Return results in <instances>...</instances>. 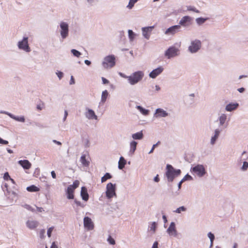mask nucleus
<instances>
[{"label": "nucleus", "instance_id": "f257e3e1", "mask_svg": "<svg viewBox=\"0 0 248 248\" xmlns=\"http://www.w3.org/2000/svg\"><path fill=\"white\" fill-rule=\"evenodd\" d=\"M181 173L180 169H176L170 164L166 165L165 176L168 182H172L176 177L181 175Z\"/></svg>", "mask_w": 248, "mask_h": 248}, {"label": "nucleus", "instance_id": "f03ea898", "mask_svg": "<svg viewBox=\"0 0 248 248\" xmlns=\"http://www.w3.org/2000/svg\"><path fill=\"white\" fill-rule=\"evenodd\" d=\"M144 74L142 71H137L128 77L129 83L134 85L140 81L143 78Z\"/></svg>", "mask_w": 248, "mask_h": 248}, {"label": "nucleus", "instance_id": "7ed1b4c3", "mask_svg": "<svg viewBox=\"0 0 248 248\" xmlns=\"http://www.w3.org/2000/svg\"><path fill=\"white\" fill-rule=\"evenodd\" d=\"M202 47V42L200 40L195 39L190 43V45L188 47V51L191 53H197Z\"/></svg>", "mask_w": 248, "mask_h": 248}, {"label": "nucleus", "instance_id": "20e7f679", "mask_svg": "<svg viewBox=\"0 0 248 248\" xmlns=\"http://www.w3.org/2000/svg\"><path fill=\"white\" fill-rule=\"evenodd\" d=\"M115 58L114 55H109L106 57L102 63L105 68H112L115 64Z\"/></svg>", "mask_w": 248, "mask_h": 248}, {"label": "nucleus", "instance_id": "39448f33", "mask_svg": "<svg viewBox=\"0 0 248 248\" xmlns=\"http://www.w3.org/2000/svg\"><path fill=\"white\" fill-rule=\"evenodd\" d=\"M191 171L196 174L200 177H203L206 173L204 167L201 164H198L192 167Z\"/></svg>", "mask_w": 248, "mask_h": 248}, {"label": "nucleus", "instance_id": "423d86ee", "mask_svg": "<svg viewBox=\"0 0 248 248\" xmlns=\"http://www.w3.org/2000/svg\"><path fill=\"white\" fill-rule=\"evenodd\" d=\"M79 185V182L78 180L74 182L73 185H70L68 187L66 191L67 198L68 199H73L74 198V192L76 188Z\"/></svg>", "mask_w": 248, "mask_h": 248}, {"label": "nucleus", "instance_id": "0eeeda50", "mask_svg": "<svg viewBox=\"0 0 248 248\" xmlns=\"http://www.w3.org/2000/svg\"><path fill=\"white\" fill-rule=\"evenodd\" d=\"M106 196L108 199L112 198L114 196L116 195L115 189L116 185L113 184L111 183H109L107 185L106 187Z\"/></svg>", "mask_w": 248, "mask_h": 248}, {"label": "nucleus", "instance_id": "6e6552de", "mask_svg": "<svg viewBox=\"0 0 248 248\" xmlns=\"http://www.w3.org/2000/svg\"><path fill=\"white\" fill-rule=\"evenodd\" d=\"M227 116L226 114H221L218 118L219 121L218 129H222L223 131L224 129L226 128L228 126V123L227 121Z\"/></svg>", "mask_w": 248, "mask_h": 248}, {"label": "nucleus", "instance_id": "1a4fd4ad", "mask_svg": "<svg viewBox=\"0 0 248 248\" xmlns=\"http://www.w3.org/2000/svg\"><path fill=\"white\" fill-rule=\"evenodd\" d=\"M179 50L174 46L170 47L165 53V55L168 59L175 57L179 55Z\"/></svg>", "mask_w": 248, "mask_h": 248}, {"label": "nucleus", "instance_id": "9d476101", "mask_svg": "<svg viewBox=\"0 0 248 248\" xmlns=\"http://www.w3.org/2000/svg\"><path fill=\"white\" fill-rule=\"evenodd\" d=\"M192 20V17L188 16H185L181 19L179 21V24L180 26L185 27H188L191 25Z\"/></svg>", "mask_w": 248, "mask_h": 248}, {"label": "nucleus", "instance_id": "9b49d317", "mask_svg": "<svg viewBox=\"0 0 248 248\" xmlns=\"http://www.w3.org/2000/svg\"><path fill=\"white\" fill-rule=\"evenodd\" d=\"M222 131V129L216 128L214 130L210 140L211 145H214L216 144Z\"/></svg>", "mask_w": 248, "mask_h": 248}, {"label": "nucleus", "instance_id": "f8f14e48", "mask_svg": "<svg viewBox=\"0 0 248 248\" xmlns=\"http://www.w3.org/2000/svg\"><path fill=\"white\" fill-rule=\"evenodd\" d=\"M181 27L179 25H174L168 28L165 33L167 35H174L180 31Z\"/></svg>", "mask_w": 248, "mask_h": 248}, {"label": "nucleus", "instance_id": "ddd939ff", "mask_svg": "<svg viewBox=\"0 0 248 248\" xmlns=\"http://www.w3.org/2000/svg\"><path fill=\"white\" fill-rule=\"evenodd\" d=\"M18 46L20 49H23L27 52H30V48L28 45V37H24L22 41L19 42Z\"/></svg>", "mask_w": 248, "mask_h": 248}, {"label": "nucleus", "instance_id": "4468645a", "mask_svg": "<svg viewBox=\"0 0 248 248\" xmlns=\"http://www.w3.org/2000/svg\"><path fill=\"white\" fill-rule=\"evenodd\" d=\"M61 28V34L62 38H65L68 34V24L64 22H61L60 24Z\"/></svg>", "mask_w": 248, "mask_h": 248}, {"label": "nucleus", "instance_id": "2eb2a0df", "mask_svg": "<svg viewBox=\"0 0 248 248\" xmlns=\"http://www.w3.org/2000/svg\"><path fill=\"white\" fill-rule=\"evenodd\" d=\"M84 226L85 228L89 230H92L93 229L94 225L92 219L89 217H85L84 218Z\"/></svg>", "mask_w": 248, "mask_h": 248}, {"label": "nucleus", "instance_id": "dca6fc26", "mask_svg": "<svg viewBox=\"0 0 248 248\" xmlns=\"http://www.w3.org/2000/svg\"><path fill=\"white\" fill-rule=\"evenodd\" d=\"M167 232L170 235L176 236L177 231L175 228V224L174 222H171L170 223V226L167 230Z\"/></svg>", "mask_w": 248, "mask_h": 248}, {"label": "nucleus", "instance_id": "f3484780", "mask_svg": "<svg viewBox=\"0 0 248 248\" xmlns=\"http://www.w3.org/2000/svg\"><path fill=\"white\" fill-rule=\"evenodd\" d=\"M154 27L151 26L142 28L143 35L147 39H149L151 33L153 30Z\"/></svg>", "mask_w": 248, "mask_h": 248}, {"label": "nucleus", "instance_id": "a211bd4d", "mask_svg": "<svg viewBox=\"0 0 248 248\" xmlns=\"http://www.w3.org/2000/svg\"><path fill=\"white\" fill-rule=\"evenodd\" d=\"M238 106L239 104L237 103H230L226 106L225 110L231 112L236 109Z\"/></svg>", "mask_w": 248, "mask_h": 248}, {"label": "nucleus", "instance_id": "6ab92c4d", "mask_svg": "<svg viewBox=\"0 0 248 248\" xmlns=\"http://www.w3.org/2000/svg\"><path fill=\"white\" fill-rule=\"evenodd\" d=\"M169 115V113L162 108H158L156 109V117H166Z\"/></svg>", "mask_w": 248, "mask_h": 248}, {"label": "nucleus", "instance_id": "aec40b11", "mask_svg": "<svg viewBox=\"0 0 248 248\" xmlns=\"http://www.w3.org/2000/svg\"><path fill=\"white\" fill-rule=\"evenodd\" d=\"M18 164L24 169H29L31 166V163L28 160H19Z\"/></svg>", "mask_w": 248, "mask_h": 248}, {"label": "nucleus", "instance_id": "412c9836", "mask_svg": "<svg viewBox=\"0 0 248 248\" xmlns=\"http://www.w3.org/2000/svg\"><path fill=\"white\" fill-rule=\"evenodd\" d=\"M85 115L86 117L89 119L96 120L97 118V116L95 114L94 111L89 108L87 109V111L86 112Z\"/></svg>", "mask_w": 248, "mask_h": 248}, {"label": "nucleus", "instance_id": "4be33fe9", "mask_svg": "<svg viewBox=\"0 0 248 248\" xmlns=\"http://www.w3.org/2000/svg\"><path fill=\"white\" fill-rule=\"evenodd\" d=\"M81 196L82 199L85 201H87L89 199V195L87 192V189L85 187L83 186L81 187Z\"/></svg>", "mask_w": 248, "mask_h": 248}, {"label": "nucleus", "instance_id": "5701e85b", "mask_svg": "<svg viewBox=\"0 0 248 248\" xmlns=\"http://www.w3.org/2000/svg\"><path fill=\"white\" fill-rule=\"evenodd\" d=\"M193 178L192 177L189 175L188 174H186L184 178L179 182V183L178 184V189H180L182 187V184L185 182L187 180H192Z\"/></svg>", "mask_w": 248, "mask_h": 248}, {"label": "nucleus", "instance_id": "b1692460", "mask_svg": "<svg viewBox=\"0 0 248 248\" xmlns=\"http://www.w3.org/2000/svg\"><path fill=\"white\" fill-rule=\"evenodd\" d=\"M26 224L28 228L31 229H33L37 227L38 223L37 221L34 220H28Z\"/></svg>", "mask_w": 248, "mask_h": 248}, {"label": "nucleus", "instance_id": "393cba45", "mask_svg": "<svg viewBox=\"0 0 248 248\" xmlns=\"http://www.w3.org/2000/svg\"><path fill=\"white\" fill-rule=\"evenodd\" d=\"M126 161L125 160V159L123 157L121 156L120 158V159H119V161L118 162L119 169L120 170L123 169L124 167V166L126 164Z\"/></svg>", "mask_w": 248, "mask_h": 248}, {"label": "nucleus", "instance_id": "a878e982", "mask_svg": "<svg viewBox=\"0 0 248 248\" xmlns=\"http://www.w3.org/2000/svg\"><path fill=\"white\" fill-rule=\"evenodd\" d=\"M137 142L135 141H133L130 143V149L129 152L131 154H133L136 149Z\"/></svg>", "mask_w": 248, "mask_h": 248}, {"label": "nucleus", "instance_id": "bb28decb", "mask_svg": "<svg viewBox=\"0 0 248 248\" xmlns=\"http://www.w3.org/2000/svg\"><path fill=\"white\" fill-rule=\"evenodd\" d=\"M27 190L29 192H38L40 190L39 188L35 185H31L27 187Z\"/></svg>", "mask_w": 248, "mask_h": 248}, {"label": "nucleus", "instance_id": "cd10ccee", "mask_svg": "<svg viewBox=\"0 0 248 248\" xmlns=\"http://www.w3.org/2000/svg\"><path fill=\"white\" fill-rule=\"evenodd\" d=\"M132 138L134 140H141L143 138V134L142 131L137 132L132 135Z\"/></svg>", "mask_w": 248, "mask_h": 248}, {"label": "nucleus", "instance_id": "c85d7f7f", "mask_svg": "<svg viewBox=\"0 0 248 248\" xmlns=\"http://www.w3.org/2000/svg\"><path fill=\"white\" fill-rule=\"evenodd\" d=\"M209 18H203V17H198L196 19V22L197 24L199 25H201L202 24H203L207 20H208Z\"/></svg>", "mask_w": 248, "mask_h": 248}, {"label": "nucleus", "instance_id": "c756f323", "mask_svg": "<svg viewBox=\"0 0 248 248\" xmlns=\"http://www.w3.org/2000/svg\"><path fill=\"white\" fill-rule=\"evenodd\" d=\"M80 161L82 164L84 166H88L89 165V162L86 159V156L85 155H83L81 156Z\"/></svg>", "mask_w": 248, "mask_h": 248}, {"label": "nucleus", "instance_id": "7c9ffc66", "mask_svg": "<svg viewBox=\"0 0 248 248\" xmlns=\"http://www.w3.org/2000/svg\"><path fill=\"white\" fill-rule=\"evenodd\" d=\"M137 108L142 114L144 115H147L149 114V110L143 108L141 106H138Z\"/></svg>", "mask_w": 248, "mask_h": 248}, {"label": "nucleus", "instance_id": "2f4dec72", "mask_svg": "<svg viewBox=\"0 0 248 248\" xmlns=\"http://www.w3.org/2000/svg\"><path fill=\"white\" fill-rule=\"evenodd\" d=\"M112 178V176L109 173H106L104 176L101 178V182L104 183L106 182L108 179Z\"/></svg>", "mask_w": 248, "mask_h": 248}, {"label": "nucleus", "instance_id": "473e14b6", "mask_svg": "<svg viewBox=\"0 0 248 248\" xmlns=\"http://www.w3.org/2000/svg\"><path fill=\"white\" fill-rule=\"evenodd\" d=\"M108 96V92L107 90H105L102 92L101 96V101L103 102H105L106 101L107 97Z\"/></svg>", "mask_w": 248, "mask_h": 248}, {"label": "nucleus", "instance_id": "72a5a7b5", "mask_svg": "<svg viewBox=\"0 0 248 248\" xmlns=\"http://www.w3.org/2000/svg\"><path fill=\"white\" fill-rule=\"evenodd\" d=\"M11 118L15 119L16 121L21 122H25V118L23 116H20V117H16L14 116H12V115H10Z\"/></svg>", "mask_w": 248, "mask_h": 248}, {"label": "nucleus", "instance_id": "f704fd0d", "mask_svg": "<svg viewBox=\"0 0 248 248\" xmlns=\"http://www.w3.org/2000/svg\"><path fill=\"white\" fill-rule=\"evenodd\" d=\"M248 169V162L244 161L243 162L242 166L241 168V170L242 171H246Z\"/></svg>", "mask_w": 248, "mask_h": 248}, {"label": "nucleus", "instance_id": "c9c22d12", "mask_svg": "<svg viewBox=\"0 0 248 248\" xmlns=\"http://www.w3.org/2000/svg\"><path fill=\"white\" fill-rule=\"evenodd\" d=\"M248 158V156L247 155V152L246 151H243L242 153L240 161H245Z\"/></svg>", "mask_w": 248, "mask_h": 248}, {"label": "nucleus", "instance_id": "e433bc0d", "mask_svg": "<svg viewBox=\"0 0 248 248\" xmlns=\"http://www.w3.org/2000/svg\"><path fill=\"white\" fill-rule=\"evenodd\" d=\"M186 208L184 206H182L181 207H179V208H177L175 211L174 212L177 213H181L182 211H186Z\"/></svg>", "mask_w": 248, "mask_h": 248}, {"label": "nucleus", "instance_id": "4c0bfd02", "mask_svg": "<svg viewBox=\"0 0 248 248\" xmlns=\"http://www.w3.org/2000/svg\"><path fill=\"white\" fill-rule=\"evenodd\" d=\"M187 9L188 11H193V12H194L197 13H200V11L198 10H197L194 6H187Z\"/></svg>", "mask_w": 248, "mask_h": 248}, {"label": "nucleus", "instance_id": "58836bf2", "mask_svg": "<svg viewBox=\"0 0 248 248\" xmlns=\"http://www.w3.org/2000/svg\"><path fill=\"white\" fill-rule=\"evenodd\" d=\"M164 68L162 66L156 68V77L160 74L163 71Z\"/></svg>", "mask_w": 248, "mask_h": 248}, {"label": "nucleus", "instance_id": "ea45409f", "mask_svg": "<svg viewBox=\"0 0 248 248\" xmlns=\"http://www.w3.org/2000/svg\"><path fill=\"white\" fill-rule=\"evenodd\" d=\"M71 52L74 56H75L77 57H79L81 55V53L80 52H79L76 49H73L71 50Z\"/></svg>", "mask_w": 248, "mask_h": 248}, {"label": "nucleus", "instance_id": "a19ab883", "mask_svg": "<svg viewBox=\"0 0 248 248\" xmlns=\"http://www.w3.org/2000/svg\"><path fill=\"white\" fill-rule=\"evenodd\" d=\"M207 236L210 239V241H214L215 238L214 234L211 232H209L207 234Z\"/></svg>", "mask_w": 248, "mask_h": 248}, {"label": "nucleus", "instance_id": "79ce46f5", "mask_svg": "<svg viewBox=\"0 0 248 248\" xmlns=\"http://www.w3.org/2000/svg\"><path fill=\"white\" fill-rule=\"evenodd\" d=\"M128 36L131 41H132L134 38L135 34L132 30L128 31Z\"/></svg>", "mask_w": 248, "mask_h": 248}, {"label": "nucleus", "instance_id": "37998d69", "mask_svg": "<svg viewBox=\"0 0 248 248\" xmlns=\"http://www.w3.org/2000/svg\"><path fill=\"white\" fill-rule=\"evenodd\" d=\"M108 242L111 245H114L115 244V241L114 239L112 238V237L109 235L107 239Z\"/></svg>", "mask_w": 248, "mask_h": 248}, {"label": "nucleus", "instance_id": "c03bdc74", "mask_svg": "<svg viewBox=\"0 0 248 248\" xmlns=\"http://www.w3.org/2000/svg\"><path fill=\"white\" fill-rule=\"evenodd\" d=\"M137 0H130L128 7L131 9L137 2Z\"/></svg>", "mask_w": 248, "mask_h": 248}, {"label": "nucleus", "instance_id": "a18cd8bd", "mask_svg": "<svg viewBox=\"0 0 248 248\" xmlns=\"http://www.w3.org/2000/svg\"><path fill=\"white\" fill-rule=\"evenodd\" d=\"M53 229H54V227H50L48 229L47 232V236H48V237H51V232L53 231Z\"/></svg>", "mask_w": 248, "mask_h": 248}, {"label": "nucleus", "instance_id": "49530a36", "mask_svg": "<svg viewBox=\"0 0 248 248\" xmlns=\"http://www.w3.org/2000/svg\"><path fill=\"white\" fill-rule=\"evenodd\" d=\"M45 232H46L45 230L42 229V230H40V231L39 232V235H40V237L41 238H43L44 237Z\"/></svg>", "mask_w": 248, "mask_h": 248}, {"label": "nucleus", "instance_id": "de8ad7c7", "mask_svg": "<svg viewBox=\"0 0 248 248\" xmlns=\"http://www.w3.org/2000/svg\"><path fill=\"white\" fill-rule=\"evenodd\" d=\"M150 232H152L153 233L155 231V222H153L152 224V226L150 228Z\"/></svg>", "mask_w": 248, "mask_h": 248}, {"label": "nucleus", "instance_id": "09e8293b", "mask_svg": "<svg viewBox=\"0 0 248 248\" xmlns=\"http://www.w3.org/2000/svg\"><path fill=\"white\" fill-rule=\"evenodd\" d=\"M44 107V104L43 103L42 104H38L37 105V108L39 110H41Z\"/></svg>", "mask_w": 248, "mask_h": 248}, {"label": "nucleus", "instance_id": "8fccbe9b", "mask_svg": "<svg viewBox=\"0 0 248 248\" xmlns=\"http://www.w3.org/2000/svg\"><path fill=\"white\" fill-rule=\"evenodd\" d=\"M0 144L6 145L8 144V141L0 138Z\"/></svg>", "mask_w": 248, "mask_h": 248}, {"label": "nucleus", "instance_id": "3c124183", "mask_svg": "<svg viewBox=\"0 0 248 248\" xmlns=\"http://www.w3.org/2000/svg\"><path fill=\"white\" fill-rule=\"evenodd\" d=\"M10 176L9 175V173L8 172H5L4 174V176H3V178L5 180H8V179H10Z\"/></svg>", "mask_w": 248, "mask_h": 248}, {"label": "nucleus", "instance_id": "603ef678", "mask_svg": "<svg viewBox=\"0 0 248 248\" xmlns=\"http://www.w3.org/2000/svg\"><path fill=\"white\" fill-rule=\"evenodd\" d=\"M102 82L103 83V84H108L109 83V81L106 78H103L102 77Z\"/></svg>", "mask_w": 248, "mask_h": 248}, {"label": "nucleus", "instance_id": "864d4df0", "mask_svg": "<svg viewBox=\"0 0 248 248\" xmlns=\"http://www.w3.org/2000/svg\"><path fill=\"white\" fill-rule=\"evenodd\" d=\"M150 77L155 78V70H153L150 74Z\"/></svg>", "mask_w": 248, "mask_h": 248}, {"label": "nucleus", "instance_id": "5fc2aeb1", "mask_svg": "<svg viewBox=\"0 0 248 248\" xmlns=\"http://www.w3.org/2000/svg\"><path fill=\"white\" fill-rule=\"evenodd\" d=\"M189 97H191V101H190V104H192L193 102H194V100H193V97H194V93H191L189 94Z\"/></svg>", "mask_w": 248, "mask_h": 248}, {"label": "nucleus", "instance_id": "6e6d98bb", "mask_svg": "<svg viewBox=\"0 0 248 248\" xmlns=\"http://www.w3.org/2000/svg\"><path fill=\"white\" fill-rule=\"evenodd\" d=\"M57 75L60 79H61L63 76V73L60 71L57 73Z\"/></svg>", "mask_w": 248, "mask_h": 248}, {"label": "nucleus", "instance_id": "4d7b16f0", "mask_svg": "<svg viewBox=\"0 0 248 248\" xmlns=\"http://www.w3.org/2000/svg\"><path fill=\"white\" fill-rule=\"evenodd\" d=\"M24 206L25 208L29 210L33 211V209H32L31 207L29 205L25 204Z\"/></svg>", "mask_w": 248, "mask_h": 248}, {"label": "nucleus", "instance_id": "13d9d810", "mask_svg": "<svg viewBox=\"0 0 248 248\" xmlns=\"http://www.w3.org/2000/svg\"><path fill=\"white\" fill-rule=\"evenodd\" d=\"M237 91L239 93H243L245 91V89L244 88H243V87H241V88H240L238 89Z\"/></svg>", "mask_w": 248, "mask_h": 248}, {"label": "nucleus", "instance_id": "bf43d9fd", "mask_svg": "<svg viewBox=\"0 0 248 248\" xmlns=\"http://www.w3.org/2000/svg\"><path fill=\"white\" fill-rule=\"evenodd\" d=\"M51 174L53 178L55 179L56 178V173L54 171H52Z\"/></svg>", "mask_w": 248, "mask_h": 248}, {"label": "nucleus", "instance_id": "052dcab7", "mask_svg": "<svg viewBox=\"0 0 248 248\" xmlns=\"http://www.w3.org/2000/svg\"><path fill=\"white\" fill-rule=\"evenodd\" d=\"M37 210L39 212H42L44 211L43 208L42 207H37Z\"/></svg>", "mask_w": 248, "mask_h": 248}, {"label": "nucleus", "instance_id": "680f3d73", "mask_svg": "<svg viewBox=\"0 0 248 248\" xmlns=\"http://www.w3.org/2000/svg\"><path fill=\"white\" fill-rule=\"evenodd\" d=\"M50 248H58L57 246L55 244L54 242H53Z\"/></svg>", "mask_w": 248, "mask_h": 248}, {"label": "nucleus", "instance_id": "e2e57ef3", "mask_svg": "<svg viewBox=\"0 0 248 248\" xmlns=\"http://www.w3.org/2000/svg\"><path fill=\"white\" fill-rule=\"evenodd\" d=\"M75 83L74 79L73 76H71V80H70V84H72Z\"/></svg>", "mask_w": 248, "mask_h": 248}, {"label": "nucleus", "instance_id": "0e129e2a", "mask_svg": "<svg viewBox=\"0 0 248 248\" xmlns=\"http://www.w3.org/2000/svg\"><path fill=\"white\" fill-rule=\"evenodd\" d=\"M84 62L85 63L88 65H90L91 63V62L87 60H85Z\"/></svg>", "mask_w": 248, "mask_h": 248}, {"label": "nucleus", "instance_id": "69168bd1", "mask_svg": "<svg viewBox=\"0 0 248 248\" xmlns=\"http://www.w3.org/2000/svg\"><path fill=\"white\" fill-rule=\"evenodd\" d=\"M155 144H154L152 146V149L151 150V151L149 152V154H150L151 153H153V151H154V150L155 149Z\"/></svg>", "mask_w": 248, "mask_h": 248}, {"label": "nucleus", "instance_id": "338daca9", "mask_svg": "<svg viewBox=\"0 0 248 248\" xmlns=\"http://www.w3.org/2000/svg\"><path fill=\"white\" fill-rule=\"evenodd\" d=\"M67 115H68V113H67V111L66 110L64 112V120H65L67 116Z\"/></svg>", "mask_w": 248, "mask_h": 248}, {"label": "nucleus", "instance_id": "774afa93", "mask_svg": "<svg viewBox=\"0 0 248 248\" xmlns=\"http://www.w3.org/2000/svg\"><path fill=\"white\" fill-rule=\"evenodd\" d=\"M53 142L56 143H57L58 145H61L62 144L61 142H60V141H57L56 140H54Z\"/></svg>", "mask_w": 248, "mask_h": 248}]
</instances>
